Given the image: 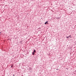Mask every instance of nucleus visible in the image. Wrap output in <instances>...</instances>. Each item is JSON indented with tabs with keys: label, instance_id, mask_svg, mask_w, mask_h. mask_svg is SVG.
<instances>
[{
	"label": "nucleus",
	"instance_id": "obj_1",
	"mask_svg": "<svg viewBox=\"0 0 76 76\" xmlns=\"http://www.w3.org/2000/svg\"><path fill=\"white\" fill-rule=\"evenodd\" d=\"M48 21H46V22L45 23V25H46V24H48Z\"/></svg>",
	"mask_w": 76,
	"mask_h": 76
},
{
	"label": "nucleus",
	"instance_id": "obj_2",
	"mask_svg": "<svg viewBox=\"0 0 76 76\" xmlns=\"http://www.w3.org/2000/svg\"><path fill=\"white\" fill-rule=\"evenodd\" d=\"M68 38H72V37H71V35L68 36Z\"/></svg>",
	"mask_w": 76,
	"mask_h": 76
},
{
	"label": "nucleus",
	"instance_id": "obj_3",
	"mask_svg": "<svg viewBox=\"0 0 76 76\" xmlns=\"http://www.w3.org/2000/svg\"><path fill=\"white\" fill-rule=\"evenodd\" d=\"M35 52H36V50H35L34 49V51L33 52L35 53Z\"/></svg>",
	"mask_w": 76,
	"mask_h": 76
},
{
	"label": "nucleus",
	"instance_id": "obj_4",
	"mask_svg": "<svg viewBox=\"0 0 76 76\" xmlns=\"http://www.w3.org/2000/svg\"><path fill=\"white\" fill-rule=\"evenodd\" d=\"M32 55H34L35 53L34 52H32Z\"/></svg>",
	"mask_w": 76,
	"mask_h": 76
},
{
	"label": "nucleus",
	"instance_id": "obj_5",
	"mask_svg": "<svg viewBox=\"0 0 76 76\" xmlns=\"http://www.w3.org/2000/svg\"><path fill=\"white\" fill-rule=\"evenodd\" d=\"M22 41H20V44H22Z\"/></svg>",
	"mask_w": 76,
	"mask_h": 76
},
{
	"label": "nucleus",
	"instance_id": "obj_6",
	"mask_svg": "<svg viewBox=\"0 0 76 76\" xmlns=\"http://www.w3.org/2000/svg\"><path fill=\"white\" fill-rule=\"evenodd\" d=\"M66 37V38H69V37H68H68Z\"/></svg>",
	"mask_w": 76,
	"mask_h": 76
},
{
	"label": "nucleus",
	"instance_id": "obj_7",
	"mask_svg": "<svg viewBox=\"0 0 76 76\" xmlns=\"http://www.w3.org/2000/svg\"><path fill=\"white\" fill-rule=\"evenodd\" d=\"M11 68L13 67V65H12L11 66Z\"/></svg>",
	"mask_w": 76,
	"mask_h": 76
},
{
	"label": "nucleus",
	"instance_id": "obj_8",
	"mask_svg": "<svg viewBox=\"0 0 76 76\" xmlns=\"http://www.w3.org/2000/svg\"><path fill=\"white\" fill-rule=\"evenodd\" d=\"M13 76H15V75H13Z\"/></svg>",
	"mask_w": 76,
	"mask_h": 76
},
{
	"label": "nucleus",
	"instance_id": "obj_9",
	"mask_svg": "<svg viewBox=\"0 0 76 76\" xmlns=\"http://www.w3.org/2000/svg\"><path fill=\"white\" fill-rule=\"evenodd\" d=\"M0 34H1V32H0Z\"/></svg>",
	"mask_w": 76,
	"mask_h": 76
},
{
	"label": "nucleus",
	"instance_id": "obj_10",
	"mask_svg": "<svg viewBox=\"0 0 76 76\" xmlns=\"http://www.w3.org/2000/svg\"><path fill=\"white\" fill-rule=\"evenodd\" d=\"M75 72H76V70H75Z\"/></svg>",
	"mask_w": 76,
	"mask_h": 76
}]
</instances>
